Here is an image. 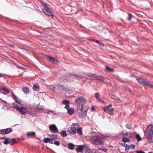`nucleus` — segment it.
I'll use <instances>...</instances> for the list:
<instances>
[{
    "mask_svg": "<svg viewBox=\"0 0 153 153\" xmlns=\"http://www.w3.org/2000/svg\"><path fill=\"white\" fill-rule=\"evenodd\" d=\"M75 102L78 105V109L80 111L79 113L82 114V115H86L85 108L83 105L85 103V100L82 97H78L75 100Z\"/></svg>",
    "mask_w": 153,
    "mask_h": 153,
    "instance_id": "obj_1",
    "label": "nucleus"
},
{
    "mask_svg": "<svg viewBox=\"0 0 153 153\" xmlns=\"http://www.w3.org/2000/svg\"><path fill=\"white\" fill-rule=\"evenodd\" d=\"M87 140H89L92 143L97 145H101L103 144L104 140L100 136H94L90 138L87 136Z\"/></svg>",
    "mask_w": 153,
    "mask_h": 153,
    "instance_id": "obj_2",
    "label": "nucleus"
},
{
    "mask_svg": "<svg viewBox=\"0 0 153 153\" xmlns=\"http://www.w3.org/2000/svg\"><path fill=\"white\" fill-rule=\"evenodd\" d=\"M40 2L44 6V7L42 8V11L43 13L45 15L48 16L53 17V13L50 10L51 8V6L42 1H40Z\"/></svg>",
    "mask_w": 153,
    "mask_h": 153,
    "instance_id": "obj_3",
    "label": "nucleus"
},
{
    "mask_svg": "<svg viewBox=\"0 0 153 153\" xmlns=\"http://www.w3.org/2000/svg\"><path fill=\"white\" fill-rule=\"evenodd\" d=\"M136 80L141 85L144 86H146L149 88H153V85L150 83L147 79L140 77H137Z\"/></svg>",
    "mask_w": 153,
    "mask_h": 153,
    "instance_id": "obj_4",
    "label": "nucleus"
},
{
    "mask_svg": "<svg viewBox=\"0 0 153 153\" xmlns=\"http://www.w3.org/2000/svg\"><path fill=\"white\" fill-rule=\"evenodd\" d=\"M146 137L148 141L150 143L152 142V138L153 137V126L152 124H150L147 127V130L146 131Z\"/></svg>",
    "mask_w": 153,
    "mask_h": 153,
    "instance_id": "obj_5",
    "label": "nucleus"
},
{
    "mask_svg": "<svg viewBox=\"0 0 153 153\" xmlns=\"http://www.w3.org/2000/svg\"><path fill=\"white\" fill-rule=\"evenodd\" d=\"M79 126L77 123H74L71 126V128H68L67 131L71 134H75L76 133V130Z\"/></svg>",
    "mask_w": 153,
    "mask_h": 153,
    "instance_id": "obj_6",
    "label": "nucleus"
},
{
    "mask_svg": "<svg viewBox=\"0 0 153 153\" xmlns=\"http://www.w3.org/2000/svg\"><path fill=\"white\" fill-rule=\"evenodd\" d=\"M111 105H109L106 106L104 108V110L105 112L112 115L114 114V109L113 108H111Z\"/></svg>",
    "mask_w": 153,
    "mask_h": 153,
    "instance_id": "obj_7",
    "label": "nucleus"
},
{
    "mask_svg": "<svg viewBox=\"0 0 153 153\" xmlns=\"http://www.w3.org/2000/svg\"><path fill=\"white\" fill-rule=\"evenodd\" d=\"M50 131L53 133H56L58 132V128L54 124L50 125L49 126Z\"/></svg>",
    "mask_w": 153,
    "mask_h": 153,
    "instance_id": "obj_8",
    "label": "nucleus"
},
{
    "mask_svg": "<svg viewBox=\"0 0 153 153\" xmlns=\"http://www.w3.org/2000/svg\"><path fill=\"white\" fill-rule=\"evenodd\" d=\"M13 131V129L12 128H8L3 130H1L0 131V133L3 134H9Z\"/></svg>",
    "mask_w": 153,
    "mask_h": 153,
    "instance_id": "obj_9",
    "label": "nucleus"
},
{
    "mask_svg": "<svg viewBox=\"0 0 153 153\" xmlns=\"http://www.w3.org/2000/svg\"><path fill=\"white\" fill-rule=\"evenodd\" d=\"M10 91L9 89L5 87H2L0 88V91L4 94H6Z\"/></svg>",
    "mask_w": 153,
    "mask_h": 153,
    "instance_id": "obj_10",
    "label": "nucleus"
},
{
    "mask_svg": "<svg viewBox=\"0 0 153 153\" xmlns=\"http://www.w3.org/2000/svg\"><path fill=\"white\" fill-rule=\"evenodd\" d=\"M46 57L53 64L56 63L58 62V60L53 57H51L49 55L47 56Z\"/></svg>",
    "mask_w": 153,
    "mask_h": 153,
    "instance_id": "obj_11",
    "label": "nucleus"
},
{
    "mask_svg": "<svg viewBox=\"0 0 153 153\" xmlns=\"http://www.w3.org/2000/svg\"><path fill=\"white\" fill-rule=\"evenodd\" d=\"M85 147L82 145H79L76 149V150L77 152H82Z\"/></svg>",
    "mask_w": 153,
    "mask_h": 153,
    "instance_id": "obj_12",
    "label": "nucleus"
},
{
    "mask_svg": "<svg viewBox=\"0 0 153 153\" xmlns=\"http://www.w3.org/2000/svg\"><path fill=\"white\" fill-rule=\"evenodd\" d=\"M18 111L20 112L22 114H23L27 112V110L25 108L20 107L18 109Z\"/></svg>",
    "mask_w": 153,
    "mask_h": 153,
    "instance_id": "obj_13",
    "label": "nucleus"
},
{
    "mask_svg": "<svg viewBox=\"0 0 153 153\" xmlns=\"http://www.w3.org/2000/svg\"><path fill=\"white\" fill-rule=\"evenodd\" d=\"M93 77L95 78V79L102 81L105 78L101 76H99L95 74L93 75Z\"/></svg>",
    "mask_w": 153,
    "mask_h": 153,
    "instance_id": "obj_14",
    "label": "nucleus"
},
{
    "mask_svg": "<svg viewBox=\"0 0 153 153\" xmlns=\"http://www.w3.org/2000/svg\"><path fill=\"white\" fill-rule=\"evenodd\" d=\"M23 92L26 94H28L29 92V88L27 87H23L22 88Z\"/></svg>",
    "mask_w": 153,
    "mask_h": 153,
    "instance_id": "obj_15",
    "label": "nucleus"
},
{
    "mask_svg": "<svg viewBox=\"0 0 153 153\" xmlns=\"http://www.w3.org/2000/svg\"><path fill=\"white\" fill-rule=\"evenodd\" d=\"M87 152L88 153H96V150L94 149H90L87 147Z\"/></svg>",
    "mask_w": 153,
    "mask_h": 153,
    "instance_id": "obj_16",
    "label": "nucleus"
},
{
    "mask_svg": "<svg viewBox=\"0 0 153 153\" xmlns=\"http://www.w3.org/2000/svg\"><path fill=\"white\" fill-rule=\"evenodd\" d=\"M105 69L106 71L109 72H113L114 71V70L113 68H110L108 66H106Z\"/></svg>",
    "mask_w": 153,
    "mask_h": 153,
    "instance_id": "obj_17",
    "label": "nucleus"
},
{
    "mask_svg": "<svg viewBox=\"0 0 153 153\" xmlns=\"http://www.w3.org/2000/svg\"><path fill=\"white\" fill-rule=\"evenodd\" d=\"M35 133L34 131L28 132L27 133V135L32 137L34 136L35 135Z\"/></svg>",
    "mask_w": 153,
    "mask_h": 153,
    "instance_id": "obj_18",
    "label": "nucleus"
},
{
    "mask_svg": "<svg viewBox=\"0 0 153 153\" xmlns=\"http://www.w3.org/2000/svg\"><path fill=\"white\" fill-rule=\"evenodd\" d=\"M33 89L35 91H38L39 89V87L38 84L34 85Z\"/></svg>",
    "mask_w": 153,
    "mask_h": 153,
    "instance_id": "obj_19",
    "label": "nucleus"
},
{
    "mask_svg": "<svg viewBox=\"0 0 153 153\" xmlns=\"http://www.w3.org/2000/svg\"><path fill=\"white\" fill-rule=\"evenodd\" d=\"M74 145L71 143H69L68 145V148L69 149L72 150H73L74 148Z\"/></svg>",
    "mask_w": 153,
    "mask_h": 153,
    "instance_id": "obj_20",
    "label": "nucleus"
},
{
    "mask_svg": "<svg viewBox=\"0 0 153 153\" xmlns=\"http://www.w3.org/2000/svg\"><path fill=\"white\" fill-rule=\"evenodd\" d=\"M68 112L70 114L72 115L74 113V109L72 108H70L69 109H68Z\"/></svg>",
    "mask_w": 153,
    "mask_h": 153,
    "instance_id": "obj_21",
    "label": "nucleus"
},
{
    "mask_svg": "<svg viewBox=\"0 0 153 153\" xmlns=\"http://www.w3.org/2000/svg\"><path fill=\"white\" fill-rule=\"evenodd\" d=\"M51 139L52 140H55L57 139V135L56 134H53L51 137Z\"/></svg>",
    "mask_w": 153,
    "mask_h": 153,
    "instance_id": "obj_22",
    "label": "nucleus"
},
{
    "mask_svg": "<svg viewBox=\"0 0 153 153\" xmlns=\"http://www.w3.org/2000/svg\"><path fill=\"white\" fill-rule=\"evenodd\" d=\"M76 132L78 134H82V128L80 127H78L76 130Z\"/></svg>",
    "mask_w": 153,
    "mask_h": 153,
    "instance_id": "obj_23",
    "label": "nucleus"
},
{
    "mask_svg": "<svg viewBox=\"0 0 153 153\" xmlns=\"http://www.w3.org/2000/svg\"><path fill=\"white\" fill-rule=\"evenodd\" d=\"M69 77H71V78H74L76 79V78H78L79 76L78 75H75L74 74H71L69 76Z\"/></svg>",
    "mask_w": 153,
    "mask_h": 153,
    "instance_id": "obj_24",
    "label": "nucleus"
},
{
    "mask_svg": "<svg viewBox=\"0 0 153 153\" xmlns=\"http://www.w3.org/2000/svg\"><path fill=\"white\" fill-rule=\"evenodd\" d=\"M50 140L51 139L49 138H45L43 140L45 143H49L50 141Z\"/></svg>",
    "mask_w": 153,
    "mask_h": 153,
    "instance_id": "obj_25",
    "label": "nucleus"
},
{
    "mask_svg": "<svg viewBox=\"0 0 153 153\" xmlns=\"http://www.w3.org/2000/svg\"><path fill=\"white\" fill-rule=\"evenodd\" d=\"M61 135L63 137H65L67 136L66 132L65 131H63L61 133Z\"/></svg>",
    "mask_w": 153,
    "mask_h": 153,
    "instance_id": "obj_26",
    "label": "nucleus"
},
{
    "mask_svg": "<svg viewBox=\"0 0 153 153\" xmlns=\"http://www.w3.org/2000/svg\"><path fill=\"white\" fill-rule=\"evenodd\" d=\"M122 140L123 142L124 143L129 142L130 141L129 139L125 137L123 138Z\"/></svg>",
    "mask_w": 153,
    "mask_h": 153,
    "instance_id": "obj_27",
    "label": "nucleus"
},
{
    "mask_svg": "<svg viewBox=\"0 0 153 153\" xmlns=\"http://www.w3.org/2000/svg\"><path fill=\"white\" fill-rule=\"evenodd\" d=\"M15 139H13L10 141H9V143L11 145H13L16 143Z\"/></svg>",
    "mask_w": 153,
    "mask_h": 153,
    "instance_id": "obj_28",
    "label": "nucleus"
},
{
    "mask_svg": "<svg viewBox=\"0 0 153 153\" xmlns=\"http://www.w3.org/2000/svg\"><path fill=\"white\" fill-rule=\"evenodd\" d=\"M62 104L65 105H66L67 104H69L70 102L69 101L67 100H64L62 101Z\"/></svg>",
    "mask_w": 153,
    "mask_h": 153,
    "instance_id": "obj_29",
    "label": "nucleus"
},
{
    "mask_svg": "<svg viewBox=\"0 0 153 153\" xmlns=\"http://www.w3.org/2000/svg\"><path fill=\"white\" fill-rule=\"evenodd\" d=\"M132 15L130 13L128 14V16L127 17V19L128 21H130L131 20V18Z\"/></svg>",
    "mask_w": 153,
    "mask_h": 153,
    "instance_id": "obj_30",
    "label": "nucleus"
},
{
    "mask_svg": "<svg viewBox=\"0 0 153 153\" xmlns=\"http://www.w3.org/2000/svg\"><path fill=\"white\" fill-rule=\"evenodd\" d=\"M135 137L138 141H140L141 140V138L139 134L136 135Z\"/></svg>",
    "mask_w": 153,
    "mask_h": 153,
    "instance_id": "obj_31",
    "label": "nucleus"
},
{
    "mask_svg": "<svg viewBox=\"0 0 153 153\" xmlns=\"http://www.w3.org/2000/svg\"><path fill=\"white\" fill-rule=\"evenodd\" d=\"M13 105L14 107L15 108L17 111H18V109L20 107H19L18 105L14 102L13 103Z\"/></svg>",
    "mask_w": 153,
    "mask_h": 153,
    "instance_id": "obj_32",
    "label": "nucleus"
},
{
    "mask_svg": "<svg viewBox=\"0 0 153 153\" xmlns=\"http://www.w3.org/2000/svg\"><path fill=\"white\" fill-rule=\"evenodd\" d=\"M57 86L58 87V89L59 90H62L64 89L63 86L59 85H58Z\"/></svg>",
    "mask_w": 153,
    "mask_h": 153,
    "instance_id": "obj_33",
    "label": "nucleus"
},
{
    "mask_svg": "<svg viewBox=\"0 0 153 153\" xmlns=\"http://www.w3.org/2000/svg\"><path fill=\"white\" fill-rule=\"evenodd\" d=\"M9 139L6 138V140L4 142V143L5 145H7L8 143H9V141L8 140Z\"/></svg>",
    "mask_w": 153,
    "mask_h": 153,
    "instance_id": "obj_34",
    "label": "nucleus"
},
{
    "mask_svg": "<svg viewBox=\"0 0 153 153\" xmlns=\"http://www.w3.org/2000/svg\"><path fill=\"white\" fill-rule=\"evenodd\" d=\"M94 42H96L98 44H99L100 45H102L103 46H104V45L100 41H98V40H95Z\"/></svg>",
    "mask_w": 153,
    "mask_h": 153,
    "instance_id": "obj_35",
    "label": "nucleus"
},
{
    "mask_svg": "<svg viewBox=\"0 0 153 153\" xmlns=\"http://www.w3.org/2000/svg\"><path fill=\"white\" fill-rule=\"evenodd\" d=\"M97 99V100L100 102H102V103L104 102L101 99V98H100V97H98V98H96Z\"/></svg>",
    "mask_w": 153,
    "mask_h": 153,
    "instance_id": "obj_36",
    "label": "nucleus"
},
{
    "mask_svg": "<svg viewBox=\"0 0 153 153\" xmlns=\"http://www.w3.org/2000/svg\"><path fill=\"white\" fill-rule=\"evenodd\" d=\"M126 128L128 129H131V128H132L131 125H129L128 124H126Z\"/></svg>",
    "mask_w": 153,
    "mask_h": 153,
    "instance_id": "obj_37",
    "label": "nucleus"
},
{
    "mask_svg": "<svg viewBox=\"0 0 153 153\" xmlns=\"http://www.w3.org/2000/svg\"><path fill=\"white\" fill-rule=\"evenodd\" d=\"M12 95L13 97V99L14 100L18 98V97L15 95L13 93H12Z\"/></svg>",
    "mask_w": 153,
    "mask_h": 153,
    "instance_id": "obj_38",
    "label": "nucleus"
},
{
    "mask_svg": "<svg viewBox=\"0 0 153 153\" xmlns=\"http://www.w3.org/2000/svg\"><path fill=\"white\" fill-rule=\"evenodd\" d=\"M15 100L16 102L18 103L19 104H20L21 103V100L18 98Z\"/></svg>",
    "mask_w": 153,
    "mask_h": 153,
    "instance_id": "obj_39",
    "label": "nucleus"
},
{
    "mask_svg": "<svg viewBox=\"0 0 153 153\" xmlns=\"http://www.w3.org/2000/svg\"><path fill=\"white\" fill-rule=\"evenodd\" d=\"M53 143L56 146H59V141H55Z\"/></svg>",
    "mask_w": 153,
    "mask_h": 153,
    "instance_id": "obj_40",
    "label": "nucleus"
},
{
    "mask_svg": "<svg viewBox=\"0 0 153 153\" xmlns=\"http://www.w3.org/2000/svg\"><path fill=\"white\" fill-rule=\"evenodd\" d=\"M129 148L132 149H134L135 148V146L134 145L132 144L130 145L129 146Z\"/></svg>",
    "mask_w": 153,
    "mask_h": 153,
    "instance_id": "obj_41",
    "label": "nucleus"
},
{
    "mask_svg": "<svg viewBox=\"0 0 153 153\" xmlns=\"http://www.w3.org/2000/svg\"><path fill=\"white\" fill-rule=\"evenodd\" d=\"M135 153H145L143 151H137Z\"/></svg>",
    "mask_w": 153,
    "mask_h": 153,
    "instance_id": "obj_42",
    "label": "nucleus"
},
{
    "mask_svg": "<svg viewBox=\"0 0 153 153\" xmlns=\"http://www.w3.org/2000/svg\"><path fill=\"white\" fill-rule=\"evenodd\" d=\"M65 108L67 110H68V109H69L70 108H69V104H67V105H66Z\"/></svg>",
    "mask_w": 153,
    "mask_h": 153,
    "instance_id": "obj_43",
    "label": "nucleus"
},
{
    "mask_svg": "<svg viewBox=\"0 0 153 153\" xmlns=\"http://www.w3.org/2000/svg\"><path fill=\"white\" fill-rule=\"evenodd\" d=\"M100 96V95L98 93H96L95 94V97L97 98L99 97V96Z\"/></svg>",
    "mask_w": 153,
    "mask_h": 153,
    "instance_id": "obj_44",
    "label": "nucleus"
},
{
    "mask_svg": "<svg viewBox=\"0 0 153 153\" xmlns=\"http://www.w3.org/2000/svg\"><path fill=\"white\" fill-rule=\"evenodd\" d=\"M91 110L92 111H95V108L94 106H92L91 107Z\"/></svg>",
    "mask_w": 153,
    "mask_h": 153,
    "instance_id": "obj_45",
    "label": "nucleus"
},
{
    "mask_svg": "<svg viewBox=\"0 0 153 153\" xmlns=\"http://www.w3.org/2000/svg\"><path fill=\"white\" fill-rule=\"evenodd\" d=\"M121 145L123 146L126 147L127 146V145L125 143H121Z\"/></svg>",
    "mask_w": 153,
    "mask_h": 153,
    "instance_id": "obj_46",
    "label": "nucleus"
},
{
    "mask_svg": "<svg viewBox=\"0 0 153 153\" xmlns=\"http://www.w3.org/2000/svg\"><path fill=\"white\" fill-rule=\"evenodd\" d=\"M129 149V146H127L126 147L125 150H128Z\"/></svg>",
    "mask_w": 153,
    "mask_h": 153,
    "instance_id": "obj_47",
    "label": "nucleus"
},
{
    "mask_svg": "<svg viewBox=\"0 0 153 153\" xmlns=\"http://www.w3.org/2000/svg\"><path fill=\"white\" fill-rule=\"evenodd\" d=\"M54 140H52L51 139L49 143H50L51 144H52L53 143V141Z\"/></svg>",
    "mask_w": 153,
    "mask_h": 153,
    "instance_id": "obj_48",
    "label": "nucleus"
},
{
    "mask_svg": "<svg viewBox=\"0 0 153 153\" xmlns=\"http://www.w3.org/2000/svg\"><path fill=\"white\" fill-rule=\"evenodd\" d=\"M98 150H101V151H103V149L99 148L98 149Z\"/></svg>",
    "mask_w": 153,
    "mask_h": 153,
    "instance_id": "obj_49",
    "label": "nucleus"
},
{
    "mask_svg": "<svg viewBox=\"0 0 153 153\" xmlns=\"http://www.w3.org/2000/svg\"><path fill=\"white\" fill-rule=\"evenodd\" d=\"M125 135L126 136H128V133H126L125 134Z\"/></svg>",
    "mask_w": 153,
    "mask_h": 153,
    "instance_id": "obj_50",
    "label": "nucleus"
},
{
    "mask_svg": "<svg viewBox=\"0 0 153 153\" xmlns=\"http://www.w3.org/2000/svg\"><path fill=\"white\" fill-rule=\"evenodd\" d=\"M107 151V150L106 149H103V151H105V152H106V151Z\"/></svg>",
    "mask_w": 153,
    "mask_h": 153,
    "instance_id": "obj_51",
    "label": "nucleus"
},
{
    "mask_svg": "<svg viewBox=\"0 0 153 153\" xmlns=\"http://www.w3.org/2000/svg\"><path fill=\"white\" fill-rule=\"evenodd\" d=\"M90 40L91 41H95V40H94V39H90Z\"/></svg>",
    "mask_w": 153,
    "mask_h": 153,
    "instance_id": "obj_52",
    "label": "nucleus"
},
{
    "mask_svg": "<svg viewBox=\"0 0 153 153\" xmlns=\"http://www.w3.org/2000/svg\"><path fill=\"white\" fill-rule=\"evenodd\" d=\"M148 153H153L152 152H149Z\"/></svg>",
    "mask_w": 153,
    "mask_h": 153,
    "instance_id": "obj_53",
    "label": "nucleus"
},
{
    "mask_svg": "<svg viewBox=\"0 0 153 153\" xmlns=\"http://www.w3.org/2000/svg\"><path fill=\"white\" fill-rule=\"evenodd\" d=\"M129 91H131V90L130 89V90H129Z\"/></svg>",
    "mask_w": 153,
    "mask_h": 153,
    "instance_id": "obj_54",
    "label": "nucleus"
},
{
    "mask_svg": "<svg viewBox=\"0 0 153 153\" xmlns=\"http://www.w3.org/2000/svg\"><path fill=\"white\" fill-rule=\"evenodd\" d=\"M87 111H88V110L87 109V111H86L87 112Z\"/></svg>",
    "mask_w": 153,
    "mask_h": 153,
    "instance_id": "obj_55",
    "label": "nucleus"
}]
</instances>
